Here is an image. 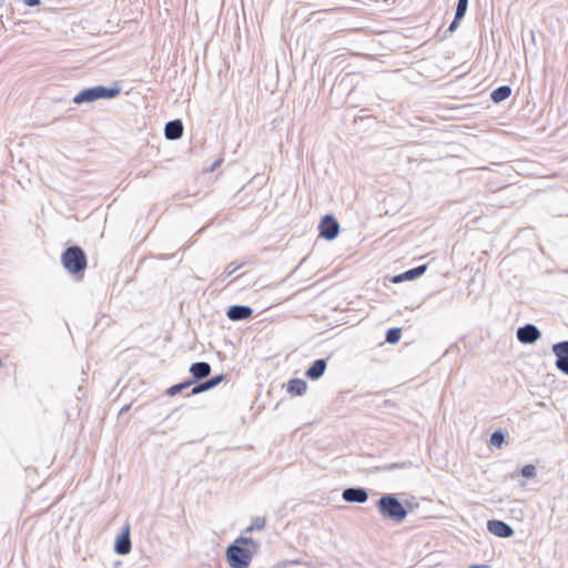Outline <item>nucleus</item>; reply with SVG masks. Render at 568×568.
<instances>
[{
	"instance_id": "1",
	"label": "nucleus",
	"mask_w": 568,
	"mask_h": 568,
	"mask_svg": "<svg viewBox=\"0 0 568 568\" xmlns=\"http://www.w3.org/2000/svg\"><path fill=\"white\" fill-rule=\"evenodd\" d=\"M376 507L384 519L392 520L396 524L403 523L407 517V510L393 494L383 495L376 501Z\"/></svg>"
},
{
	"instance_id": "2",
	"label": "nucleus",
	"mask_w": 568,
	"mask_h": 568,
	"mask_svg": "<svg viewBox=\"0 0 568 568\" xmlns=\"http://www.w3.org/2000/svg\"><path fill=\"white\" fill-rule=\"evenodd\" d=\"M63 267L72 275L82 274L87 268V255L80 246H70L61 255Z\"/></svg>"
},
{
	"instance_id": "3",
	"label": "nucleus",
	"mask_w": 568,
	"mask_h": 568,
	"mask_svg": "<svg viewBox=\"0 0 568 568\" xmlns=\"http://www.w3.org/2000/svg\"><path fill=\"white\" fill-rule=\"evenodd\" d=\"M120 93L119 88H105L97 85L80 91L74 98L73 103L81 104L85 102H93L99 99H111Z\"/></svg>"
},
{
	"instance_id": "4",
	"label": "nucleus",
	"mask_w": 568,
	"mask_h": 568,
	"mask_svg": "<svg viewBox=\"0 0 568 568\" xmlns=\"http://www.w3.org/2000/svg\"><path fill=\"white\" fill-rule=\"evenodd\" d=\"M250 550L245 549L242 544L230 545L226 549V559L231 568H247L253 559Z\"/></svg>"
},
{
	"instance_id": "5",
	"label": "nucleus",
	"mask_w": 568,
	"mask_h": 568,
	"mask_svg": "<svg viewBox=\"0 0 568 568\" xmlns=\"http://www.w3.org/2000/svg\"><path fill=\"white\" fill-rule=\"evenodd\" d=\"M320 236L325 240L332 241L337 237L339 233V224L337 220L332 215H325L320 225Z\"/></svg>"
},
{
	"instance_id": "6",
	"label": "nucleus",
	"mask_w": 568,
	"mask_h": 568,
	"mask_svg": "<svg viewBox=\"0 0 568 568\" xmlns=\"http://www.w3.org/2000/svg\"><path fill=\"white\" fill-rule=\"evenodd\" d=\"M540 337V331L534 324H526L517 329V338L523 344H532Z\"/></svg>"
},
{
	"instance_id": "7",
	"label": "nucleus",
	"mask_w": 568,
	"mask_h": 568,
	"mask_svg": "<svg viewBox=\"0 0 568 568\" xmlns=\"http://www.w3.org/2000/svg\"><path fill=\"white\" fill-rule=\"evenodd\" d=\"M342 497L347 503L364 504L368 499V493L363 487H349L343 490Z\"/></svg>"
},
{
	"instance_id": "8",
	"label": "nucleus",
	"mask_w": 568,
	"mask_h": 568,
	"mask_svg": "<svg viewBox=\"0 0 568 568\" xmlns=\"http://www.w3.org/2000/svg\"><path fill=\"white\" fill-rule=\"evenodd\" d=\"M487 529L490 534L501 538H508L514 535V529L508 524L497 519L488 520Z\"/></svg>"
},
{
	"instance_id": "9",
	"label": "nucleus",
	"mask_w": 568,
	"mask_h": 568,
	"mask_svg": "<svg viewBox=\"0 0 568 568\" xmlns=\"http://www.w3.org/2000/svg\"><path fill=\"white\" fill-rule=\"evenodd\" d=\"M114 550L119 555H126L131 550V540H130V527L129 525L125 527L124 531L118 536L115 540Z\"/></svg>"
},
{
	"instance_id": "10",
	"label": "nucleus",
	"mask_w": 568,
	"mask_h": 568,
	"mask_svg": "<svg viewBox=\"0 0 568 568\" xmlns=\"http://www.w3.org/2000/svg\"><path fill=\"white\" fill-rule=\"evenodd\" d=\"M252 313V308L246 305H233L227 310L226 316L231 321H242L248 318Z\"/></svg>"
},
{
	"instance_id": "11",
	"label": "nucleus",
	"mask_w": 568,
	"mask_h": 568,
	"mask_svg": "<svg viewBox=\"0 0 568 568\" xmlns=\"http://www.w3.org/2000/svg\"><path fill=\"white\" fill-rule=\"evenodd\" d=\"M183 124L180 120H172L165 124L164 135L168 140H178L183 135Z\"/></svg>"
},
{
	"instance_id": "12",
	"label": "nucleus",
	"mask_w": 568,
	"mask_h": 568,
	"mask_svg": "<svg viewBox=\"0 0 568 568\" xmlns=\"http://www.w3.org/2000/svg\"><path fill=\"white\" fill-rule=\"evenodd\" d=\"M190 373L193 376L194 383L199 379L205 378L211 374V365L206 362L193 363L190 367Z\"/></svg>"
},
{
	"instance_id": "13",
	"label": "nucleus",
	"mask_w": 568,
	"mask_h": 568,
	"mask_svg": "<svg viewBox=\"0 0 568 568\" xmlns=\"http://www.w3.org/2000/svg\"><path fill=\"white\" fill-rule=\"evenodd\" d=\"M552 353L556 355V367L564 374L568 375V353L560 349L559 344L552 345Z\"/></svg>"
},
{
	"instance_id": "14",
	"label": "nucleus",
	"mask_w": 568,
	"mask_h": 568,
	"mask_svg": "<svg viewBox=\"0 0 568 568\" xmlns=\"http://www.w3.org/2000/svg\"><path fill=\"white\" fill-rule=\"evenodd\" d=\"M326 369V361L323 358L316 359L312 366L306 371V376L311 379H317L323 376Z\"/></svg>"
},
{
	"instance_id": "15",
	"label": "nucleus",
	"mask_w": 568,
	"mask_h": 568,
	"mask_svg": "<svg viewBox=\"0 0 568 568\" xmlns=\"http://www.w3.org/2000/svg\"><path fill=\"white\" fill-rule=\"evenodd\" d=\"M307 390V384L303 379L294 378L291 379L287 384V392L292 395L301 396L305 394Z\"/></svg>"
},
{
	"instance_id": "16",
	"label": "nucleus",
	"mask_w": 568,
	"mask_h": 568,
	"mask_svg": "<svg viewBox=\"0 0 568 568\" xmlns=\"http://www.w3.org/2000/svg\"><path fill=\"white\" fill-rule=\"evenodd\" d=\"M245 535H246V534H243L242 536H240L239 538H236V542H237V544H242V546H243L245 549L250 550V551H251V554H252L253 556H255V555L258 552V550H260L261 544H260L258 541L254 540L253 538L247 537V536H245Z\"/></svg>"
},
{
	"instance_id": "17",
	"label": "nucleus",
	"mask_w": 568,
	"mask_h": 568,
	"mask_svg": "<svg viewBox=\"0 0 568 568\" xmlns=\"http://www.w3.org/2000/svg\"><path fill=\"white\" fill-rule=\"evenodd\" d=\"M511 94V89L510 87L508 85H501L497 89H495L491 94H490V98L494 102L498 103V102H501L506 99H508Z\"/></svg>"
},
{
	"instance_id": "18",
	"label": "nucleus",
	"mask_w": 568,
	"mask_h": 568,
	"mask_svg": "<svg viewBox=\"0 0 568 568\" xmlns=\"http://www.w3.org/2000/svg\"><path fill=\"white\" fill-rule=\"evenodd\" d=\"M265 525H266V519L264 517H255L252 520L251 525L244 529L243 534H251L255 530H261L265 527Z\"/></svg>"
},
{
	"instance_id": "19",
	"label": "nucleus",
	"mask_w": 568,
	"mask_h": 568,
	"mask_svg": "<svg viewBox=\"0 0 568 568\" xmlns=\"http://www.w3.org/2000/svg\"><path fill=\"white\" fill-rule=\"evenodd\" d=\"M427 270V265H419L404 273L405 280H414L423 275Z\"/></svg>"
},
{
	"instance_id": "20",
	"label": "nucleus",
	"mask_w": 568,
	"mask_h": 568,
	"mask_svg": "<svg viewBox=\"0 0 568 568\" xmlns=\"http://www.w3.org/2000/svg\"><path fill=\"white\" fill-rule=\"evenodd\" d=\"M193 383H194V381H187V382H183V383H180V384L173 385V386H171V387L166 390V394H168V395H170V396H175V395H178L179 393H181L183 389H185V388H187L189 386H191Z\"/></svg>"
},
{
	"instance_id": "21",
	"label": "nucleus",
	"mask_w": 568,
	"mask_h": 568,
	"mask_svg": "<svg viewBox=\"0 0 568 568\" xmlns=\"http://www.w3.org/2000/svg\"><path fill=\"white\" fill-rule=\"evenodd\" d=\"M402 336L400 328H390L386 333V342L389 344H396Z\"/></svg>"
},
{
	"instance_id": "22",
	"label": "nucleus",
	"mask_w": 568,
	"mask_h": 568,
	"mask_svg": "<svg viewBox=\"0 0 568 568\" xmlns=\"http://www.w3.org/2000/svg\"><path fill=\"white\" fill-rule=\"evenodd\" d=\"M468 0H458L456 8V20H462L467 11Z\"/></svg>"
},
{
	"instance_id": "23",
	"label": "nucleus",
	"mask_w": 568,
	"mask_h": 568,
	"mask_svg": "<svg viewBox=\"0 0 568 568\" xmlns=\"http://www.w3.org/2000/svg\"><path fill=\"white\" fill-rule=\"evenodd\" d=\"M505 442V435L500 430H496L490 436V444L495 447H500Z\"/></svg>"
},
{
	"instance_id": "24",
	"label": "nucleus",
	"mask_w": 568,
	"mask_h": 568,
	"mask_svg": "<svg viewBox=\"0 0 568 568\" xmlns=\"http://www.w3.org/2000/svg\"><path fill=\"white\" fill-rule=\"evenodd\" d=\"M521 475L526 478H534L537 475L536 467L531 464L525 465L521 468Z\"/></svg>"
},
{
	"instance_id": "25",
	"label": "nucleus",
	"mask_w": 568,
	"mask_h": 568,
	"mask_svg": "<svg viewBox=\"0 0 568 568\" xmlns=\"http://www.w3.org/2000/svg\"><path fill=\"white\" fill-rule=\"evenodd\" d=\"M209 389H210L209 384L205 381V382H202V383L197 384L196 386H194L193 389L191 390V395H196V394L206 392Z\"/></svg>"
},
{
	"instance_id": "26",
	"label": "nucleus",
	"mask_w": 568,
	"mask_h": 568,
	"mask_svg": "<svg viewBox=\"0 0 568 568\" xmlns=\"http://www.w3.org/2000/svg\"><path fill=\"white\" fill-rule=\"evenodd\" d=\"M223 379H224V375H219V376L207 379L206 382L209 384L210 389H212L215 386H217Z\"/></svg>"
},
{
	"instance_id": "27",
	"label": "nucleus",
	"mask_w": 568,
	"mask_h": 568,
	"mask_svg": "<svg viewBox=\"0 0 568 568\" xmlns=\"http://www.w3.org/2000/svg\"><path fill=\"white\" fill-rule=\"evenodd\" d=\"M410 465V463H400V464H397V463H394V464H388L384 467L385 470H393V469H396V468H405V467H408Z\"/></svg>"
},
{
	"instance_id": "28",
	"label": "nucleus",
	"mask_w": 568,
	"mask_h": 568,
	"mask_svg": "<svg viewBox=\"0 0 568 568\" xmlns=\"http://www.w3.org/2000/svg\"><path fill=\"white\" fill-rule=\"evenodd\" d=\"M241 267L240 264H235V263H230L226 268H225V275L226 276H230L232 275L235 271H237L239 268Z\"/></svg>"
},
{
	"instance_id": "29",
	"label": "nucleus",
	"mask_w": 568,
	"mask_h": 568,
	"mask_svg": "<svg viewBox=\"0 0 568 568\" xmlns=\"http://www.w3.org/2000/svg\"><path fill=\"white\" fill-rule=\"evenodd\" d=\"M459 20H456V17L454 18V21L450 23L448 31L454 32L458 28Z\"/></svg>"
},
{
	"instance_id": "30",
	"label": "nucleus",
	"mask_w": 568,
	"mask_h": 568,
	"mask_svg": "<svg viewBox=\"0 0 568 568\" xmlns=\"http://www.w3.org/2000/svg\"><path fill=\"white\" fill-rule=\"evenodd\" d=\"M23 2L29 7H36L40 4V0H23Z\"/></svg>"
},
{
	"instance_id": "31",
	"label": "nucleus",
	"mask_w": 568,
	"mask_h": 568,
	"mask_svg": "<svg viewBox=\"0 0 568 568\" xmlns=\"http://www.w3.org/2000/svg\"><path fill=\"white\" fill-rule=\"evenodd\" d=\"M405 280V276H404V273L403 274H399V275H396L394 278H393V282L394 283H399L402 281Z\"/></svg>"
},
{
	"instance_id": "32",
	"label": "nucleus",
	"mask_w": 568,
	"mask_h": 568,
	"mask_svg": "<svg viewBox=\"0 0 568 568\" xmlns=\"http://www.w3.org/2000/svg\"><path fill=\"white\" fill-rule=\"evenodd\" d=\"M558 344L560 345V349H564L568 353V341L559 342Z\"/></svg>"
},
{
	"instance_id": "33",
	"label": "nucleus",
	"mask_w": 568,
	"mask_h": 568,
	"mask_svg": "<svg viewBox=\"0 0 568 568\" xmlns=\"http://www.w3.org/2000/svg\"><path fill=\"white\" fill-rule=\"evenodd\" d=\"M468 568H490L488 565L473 564Z\"/></svg>"
},
{
	"instance_id": "34",
	"label": "nucleus",
	"mask_w": 568,
	"mask_h": 568,
	"mask_svg": "<svg viewBox=\"0 0 568 568\" xmlns=\"http://www.w3.org/2000/svg\"><path fill=\"white\" fill-rule=\"evenodd\" d=\"M220 163H221V160L216 161V162L214 163V165H213L212 170H214V168H215L216 165H219Z\"/></svg>"
}]
</instances>
